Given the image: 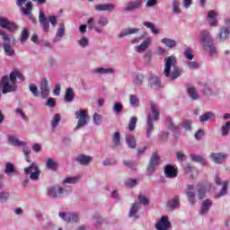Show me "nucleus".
<instances>
[{"instance_id":"obj_6","label":"nucleus","mask_w":230,"mask_h":230,"mask_svg":"<svg viewBox=\"0 0 230 230\" xmlns=\"http://www.w3.org/2000/svg\"><path fill=\"white\" fill-rule=\"evenodd\" d=\"M24 173L30 175L31 181H39V177H40V171H39V166H37V164L35 163H32L31 166L26 167L24 169Z\"/></svg>"},{"instance_id":"obj_62","label":"nucleus","mask_w":230,"mask_h":230,"mask_svg":"<svg viewBox=\"0 0 230 230\" xmlns=\"http://www.w3.org/2000/svg\"><path fill=\"white\" fill-rule=\"evenodd\" d=\"M93 123L94 125H102V115L100 113L93 114Z\"/></svg>"},{"instance_id":"obj_20","label":"nucleus","mask_w":230,"mask_h":230,"mask_svg":"<svg viewBox=\"0 0 230 230\" xmlns=\"http://www.w3.org/2000/svg\"><path fill=\"white\" fill-rule=\"evenodd\" d=\"M76 163L82 164V166H87V164L93 162V156L86 155H79L75 158Z\"/></svg>"},{"instance_id":"obj_48","label":"nucleus","mask_w":230,"mask_h":230,"mask_svg":"<svg viewBox=\"0 0 230 230\" xmlns=\"http://www.w3.org/2000/svg\"><path fill=\"white\" fill-rule=\"evenodd\" d=\"M132 80H133V83L135 84V85H141V84H143V80H144L143 75L136 74L132 76Z\"/></svg>"},{"instance_id":"obj_18","label":"nucleus","mask_w":230,"mask_h":230,"mask_svg":"<svg viewBox=\"0 0 230 230\" xmlns=\"http://www.w3.org/2000/svg\"><path fill=\"white\" fill-rule=\"evenodd\" d=\"M210 159L217 164H222L224 161L227 159V155L222 153H212L210 154Z\"/></svg>"},{"instance_id":"obj_61","label":"nucleus","mask_w":230,"mask_h":230,"mask_svg":"<svg viewBox=\"0 0 230 230\" xmlns=\"http://www.w3.org/2000/svg\"><path fill=\"white\" fill-rule=\"evenodd\" d=\"M113 143L116 146H119V141L121 140V135L119 134V132H115L113 134Z\"/></svg>"},{"instance_id":"obj_46","label":"nucleus","mask_w":230,"mask_h":230,"mask_svg":"<svg viewBox=\"0 0 230 230\" xmlns=\"http://www.w3.org/2000/svg\"><path fill=\"white\" fill-rule=\"evenodd\" d=\"M60 119H62L60 114H55L51 120V128H57V127H58V124L60 123Z\"/></svg>"},{"instance_id":"obj_21","label":"nucleus","mask_w":230,"mask_h":230,"mask_svg":"<svg viewBox=\"0 0 230 230\" xmlns=\"http://www.w3.org/2000/svg\"><path fill=\"white\" fill-rule=\"evenodd\" d=\"M39 22L41 24L43 31L48 33V31H49V22L43 11H40Z\"/></svg>"},{"instance_id":"obj_12","label":"nucleus","mask_w":230,"mask_h":230,"mask_svg":"<svg viewBox=\"0 0 230 230\" xmlns=\"http://www.w3.org/2000/svg\"><path fill=\"white\" fill-rule=\"evenodd\" d=\"M64 195V188L60 186H52L48 189V196L50 199H58Z\"/></svg>"},{"instance_id":"obj_42","label":"nucleus","mask_w":230,"mask_h":230,"mask_svg":"<svg viewBox=\"0 0 230 230\" xmlns=\"http://www.w3.org/2000/svg\"><path fill=\"white\" fill-rule=\"evenodd\" d=\"M46 166L49 170H57V168H58V164H57L53 158H48Z\"/></svg>"},{"instance_id":"obj_51","label":"nucleus","mask_w":230,"mask_h":230,"mask_svg":"<svg viewBox=\"0 0 230 230\" xmlns=\"http://www.w3.org/2000/svg\"><path fill=\"white\" fill-rule=\"evenodd\" d=\"M137 124V117H131L129 123H128V130L130 132H133V130H136V125Z\"/></svg>"},{"instance_id":"obj_30","label":"nucleus","mask_w":230,"mask_h":230,"mask_svg":"<svg viewBox=\"0 0 230 230\" xmlns=\"http://www.w3.org/2000/svg\"><path fill=\"white\" fill-rule=\"evenodd\" d=\"M161 43L166 46V48H169L170 49H173V48H177V41L170 38H163L161 40Z\"/></svg>"},{"instance_id":"obj_28","label":"nucleus","mask_w":230,"mask_h":230,"mask_svg":"<svg viewBox=\"0 0 230 230\" xmlns=\"http://www.w3.org/2000/svg\"><path fill=\"white\" fill-rule=\"evenodd\" d=\"M93 73L95 75H114L116 73V70L112 67H97L93 69Z\"/></svg>"},{"instance_id":"obj_56","label":"nucleus","mask_w":230,"mask_h":230,"mask_svg":"<svg viewBox=\"0 0 230 230\" xmlns=\"http://www.w3.org/2000/svg\"><path fill=\"white\" fill-rule=\"evenodd\" d=\"M186 66L190 71L193 69H199V67H200V65H199V63L196 61H189L186 63Z\"/></svg>"},{"instance_id":"obj_58","label":"nucleus","mask_w":230,"mask_h":230,"mask_svg":"<svg viewBox=\"0 0 230 230\" xmlns=\"http://www.w3.org/2000/svg\"><path fill=\"white\" fill-rule=\"evenodd\" d=\"M123 111V104L121 102H115L113 105V112H116V114L121 113Z\"/></svg>"},{"instance_id":"obj_47","label":"nucleus","mask_w":230,"mask_h":230,"mask_svg":"<svg viewBox=\"0 0 230 230\" xmlns=\"http://www.w3.org/2000/svg\"><path fill=\"white\" fill-rule=\"evenodd\" d=\"M212 203L211 202H205L202 203L201 208L199 210V215H206L209 211V208H211Z\"/></svg>"},{"instance_id":"obj_1","label":"nucleus","mask_w":230,"mask_h":230,"mask_svg":"<svg viewBox=\"0 0 230 230\" xmlns=\"http://www.w3.org/2000/svg\"><path fill=\"white\" fill-rule=\"evenodd\" d=\"M164 75L169 80H177L182 75V69L177 66L175 56H170L164 58Z\"/></svg>"},{"instance_id":"obj_19","label":"nucleus","mask_w":230,"mask_h":230,"mask_svg":"<svg viewBox=\"0 0 230 230\" xmlns=\"http://www.w3.org/2000/svg\"><path fill=\"white\" fill-rule=\"evenodd\" d=\"M7 141L12 146H26V142L20 140L13 135H9L7 137Z\"/></svg>"},{"instance_id":"obj_64","label":"nucleus","mask_w":230,"mask_h":230,"mask_svg":"<svg viewBox=\"0 0 230 230\" xmlns=\"http://www.w3.org/2000/svg\"><path fill=\"white\" fill-rule=\"evenodd\" d=\"M181 127H183L185 130H191V120L190 119L184 120L181 123Z\"/></svg>"},{"instance_id":"obj_2","label":"nucleus","mask_w":230,"mask_h":230,"mask_svg":"<svg viewBox=\"0 0 230 230\" xmlns=\"http://www.w3.org/2000/svg\"><path fill=\"white\" fill-rule=\"evenodd\" d=\"M0 91H2L3 94L15 93L17 91V83L13 80V74L2 77L0 81Z\"/></svg>"},{"instance_id":"obj_5","label":"nucleus","mask_w":230,"mask_h":230,"mask_svg":"<svg viewBox=\"0 0 230 230\" xmlns=\"http://www.w3.org/2000/svg\"><path fill=\"white\" fill-rule=\"evenodd\" d=\"M75 119H77V125L75 129L84 128L89 123V114L87 113V110H82L75 112Z\"/></svg>"},{"instance_id":"obj_38","label":"nucleus","mask_w":230,"mask_h":230,"mask_svg":"<svg viewBox=\"0 0 230 230\" xmlns=\"http://www.w3.org/2000/svg\"><path fill=\"white\" fill-rule=\"evenodd\" d=\"M126 143L129 148H135L136 147V137L132 135H127L126 136Z\"/></svg>"},{"instance_id":"obj_34","label":"nucleus","mask_w":230,"mask_h":230,"mask_svg":"<svg viewBox=\"0 0 230 230\" xmlns=\"http://www.w3.org/2000/svg\"><path fill=\"white\" fill-rule=\"evenodd\" d=\"M190 158L195 163H199V164H208V161H206V158L202 157L201 155L191 154Z\"/></svg>"},{"instance_id":"obj_39","label":"nucleus","mask_w":230,"mask_h":230,"mask_svg":"<svg viewBox=\"0 0 230 230\" xmlns=\"http://www.w3.org/2000/svg\"><path fill=\"white\" fill-rule=\"evenodd\" d=\"M172 13L179 15L181 13V2L178 0H172Z\"/></svg>"},{"instance_id":"obj_33","label":"nucleus","mask_w":230,"mask_h":230,"mask_svg":"<svg viewBox=\"0 0 230 230\" xmlns=\"http://www.w3.org/2000/svg\"><path fill=\"white\" fill-rule=\"evenodd\" d=\"M203 48L205 51H208V53H209L210 57H216L217 50V47H215L213 43H210L209 45H205V47Z\"/></svg>"},{"instance_id":"obj_11","label":"nucleus","mask_w":230,"mask_h":230,"mask_svg":"<svg viewBox=\"0 0 230 230\" xmlns=\"http://www.w3.org/2000/svg\"><path fill=\"white\" fill-rule=\"evenodd\" d=\"M59 217L64 222H67L68 224L70 222H78V220H80V217L75 212H59Z\"/></svg>"},{"instance_id":"obj_59","label":"nucleus","mask_w":230,"mask_h":230,"mask_svg":"<svg viewBox=\"0 0 230 230\" xmlns=\"http://www.w3.org/2000/svg\"><path fill=\"white\" fill-rule=\"evenodd\" d=\"M138 209H139V205L137 203H134L129 210V217H135Z\"/></svg>"},{"instance_id":"obj_24","label":"nucleus","mask_w":230,"mask_h":230,"mask_svg":"<svg viewBox=\"0 0 230 230\" xmlns=\"http://www.w3.org/2000/svg\"><path fill=\"white\" fill-rule=\"evenodd\" d=\"M164 173L167 179H175L177 177V170L170 164L164 167Z\"/></svg>"},{"instance_id":"obj_54","label":"nucleus","mask_w":230,"mask_h":230,"mask_svg":"<svg viewBox=\"0 0 230 230\" xmlns=\"http://www.w3.org/2000/svg\"><path fill=\"white\" fill-rule=\"evenodd\" d=\"M183 55L187 60H193V49L191 48L185 49Z\"/></svg>"},{"instance_id":"obj_10","label":"nucleus","mask_w":230,"mask_h":230,"mask_svg":"<svg viewBox=\"0 0 230 230\" xmlns=\"http://www.w3.org/2000/svg\"><path fill=\"white\" fill-rule=\"evenodd\" d=\"M95 12H108L112 13L116 10V4L112 3L109 4H97L94 5Z\"/></svg>"},{"instance_id":"obj_41","label":"nucleus","mask_w":230,"mask_h":230,"mask_svg":"<svg viewBox=\"0 0 230 230\" xmlns=\"http://www.w3.org/2000/svg\"><path fill=\"white\" fill-rule=\"evenodd\" d=\"M151 112L154 116L155 121H158V119H159V108H157V104L151 103Z\"/></svg>"},{"instance_id":"obj_63","label":"nucleus","mask_w":230,"mask_h":230,"mask_svg":"<svg viewBox=\"0 0 230 230\" xmlns=\"http://www.w3.org/2000/svg\"><path fill=\"white\" fill-rule=\"evenodd\" d=\"M77 42L81 48H87L89 46V39L87 38H82Z\"/></svg>"},{"instance_id":"obj_49","label":"nucleus","mask_w":230,"mask_h":230,"mask_svg":"<svg viewBox=\"0 0 230 230\" xmlns=\"http://www.w3.org/2000/svg\"><path fill=\"white\" fill-rule=\"evenodd\" d=\"M129 103L131 107H139V98H137L135 94H131L129 96Z\"/></svg>"},{"instance_id":"obj_17","label":"nucleus","mask_w":230,"mask_h":230,"mask_svg":"<svg viewBox=\"0 0 230 230\" xmlns=\"http://www.w3.org/2000/svg\"><path fill=\"white\" fill-rule=\"evenodd\" d=\"M40 96L41 98L46 99L49 96V85L48 79L43 78L40 84Z\"/></svg>"},{"instance_id":"obj_32","label":"nucleus","mask_w":230,"mask_h":230,"mask_svg":"<svg viewBox=\"0 0 230 230\" xmlns=\"http://www.w3.org/2000/svg\"><path fill=\"white\" fill-rule=\"evenodd\" d=\"M149 84L153 89H159L161 87V81L159 77L153 75L149 78Z\"/></svg>"},{"instance_id":"obj_35","label":"nucleus","mask_w":230,"mask_h":230,"mask_svg":"<svg viewBox=\"0 0 230 230\" xmlns=\"http://www.w3.org/2000/svg\"><path fill=\"white\" fill-rule=\"evenodd\" d=\"M165 125L170 128V130H172V132H177L179 130V126H175L173 124V121L172 120V117H167L165 119Z\"/></svg>"},{"instance_id":"obj_3","label":"nucleus","mask_w":230,"mask_h":230,"mask_svg":"<svg viewBox=\"0 0 230 230\" xmlns=\"http://www.w3.org/2000/svg\"><path fill=\"white\" fill-rule=\"evenodd\" d=\"M89 30H94L96 33H102V28H105L109 24V18L107 16H100L96 22H94V17H90L87 20Z\"/></svg>"},{"instance_id":"obj_57","label":"nucleus","mask_w":230,"mask_h":230,"mask_svg":"<svg viewBox=\"0 0 230 230\" xmlns=\"http://www.w3.org/2000/svg\"><path fill=\"white\" fill-rule=\"evenodd\" d=\"M23 146V154L25 155L27 163H31V160H30V154H31V149L30 147H27L26 146Z\"/></svg>"},{"instance_id":"obj_9","label":"nucleus","mask_w":230,"mask_h":230,"mask_svg":"<svg viewBox=\"0 0 230 230\" xmlns=\"http://www.w3.org/2000/svg\"><path fill=\"white\" fill-rule=\"evenodd\" d=\"M0 27L9 31H17L19 30V26L15 22H10L4 17H0Z\"/></svg>"},{"instance_id":"obj_31","label":"nucleus","mask_w":230,"mask_h":230,"mask_svg":"<svg viewBox=\"0 0 230 230\" xmlns=\"http://www.w3.org/2000/svg\"><path fill=\"white\" fill-rule=\"evenodd\" d=\"M73 100H75V92L73 91V88H67L65 92V102L71 103Z\"/></svg>"},{"instance_id":"obj_7","label":"nucleus","mask_w":230,"mask_h":230,"mask_svg":"<svg viewBox=\"0 0 230 230\" xmlns=\"http://www.w3.org/2000/svg\"><path fill=\"white\" fill-rule=\"evenodd\" d=\"M215 182L217 186H222L220 192L217 194V197H224L227 195V188H229V181L226 180L222 181V178L220 176H216Z\"/></svg>"},{"instance_id":"obj_14","label":"nucleus","mask_w":230,"mask_h":230,"mask_svg":"<svg viewBox=\"0 0 230 230\" xmlns=\"http://www.w3.org/2000/svg\"><path fill=\"white\" fill-rule=\"evenodd\" d=\"M199 40L202 43L203 48L209 46V44H213V37H211V33L208 31H203L200 32Z\"/></svg>"},{"instance_id":"obj_4","label":"nucleus","mask_w":230,"mask_h":230,"mask_svg":"<svg viewBox=\"0 0 230 230\" xmlns=\"http://www.w3.org/2000/svg\"><path fill=\"white\" fill-rule=\"evenodd\" d=\"M195 190H198V195L199 200H202L206 197V188L202 187L200 184H198L196 187L193 185L187 186L186 195L189 200H193L195 199Z\"/></svg>"},{"instance_id":"obj_8","label":"nucleus","mask_w":230,"mask_h":230,"mask_svg":"<svg viewBox=\"0 0 230 230\" xmlns=\"http://www.w3.org/2000/svg\"><path fill=\"white\" fill-rule=\"evenodd\" d=\"M152 41H153V39L152 37L149 36L146 38L145 40H143L139 45L135 46L134 50L137 53H145V51H146V49H148V48L152 46Z\"/></svg>"},{"instance_id":"obj_50","label":"nucleus","mask_w":230,"mask_h":230,"mask_svg":"<svg viewBox=\"0 0 230 230\" xmlns=\"http://www.w3.org/2000/svg\"><path fill=\"white\" fill-rule=\"evenodd\" d=\"M29 90L31 91V94L35 97H39L40 96V93H39V87L37 86V84H31L29 85Z\"/></svg>"},{"instance_id":"obj_29","label":"nucleus","mask_w":230,"mask_h":230,"mask_svg":"<svg viewBox=\"0 0 230 230\" xmlns=\"http://www.w3.org/2000/svg\"><path fill=\"white\" fill-rule=\"evenodd\" d=\"M229 35H230L229 28H227V27H222V28L219 30L218 39H219V40H221V41L227 40V39H229Z\"/></svg>"},{"instance_id":"obj_16","label":"nucleus","mask_w":230,"mask_h":230,"mask_svg":"<svg viewBox=\"0 0 230 230\" xmlns=\"http://www.w3.org/2000/svg\"><path fill=\"white\" fill-rule=\"evenodd\" d=\"M159 164V156H157V153L153 154L150 158L148 166H147V173H154L155 171V166Z\"/></svg>"},{"instance_id":"obj_55","label":"nucleus","mask_w":230,"mask_h":230,"mask_svg":"<svg viewBox=\"0 0 230 230\" xmlns=\"http://www.w3.org/2000/svg\"><path fill=\"white\" fill-rule=\"evenodd\" d=\"M0 36L4 40V44H10L12 39L10 38V35L6 34L4 31H0Z\"/></svg>"},{"instance_id":"obj_25","label":"nucleus","mask_w":230,"mask_h":230,"mask_svg":"<svg viewBox=\"0 0 230 230\" xmlns=\"http://www.w3.org/2000/svg\"><path fill=\"white\" fill-rule=\"evenodd\" d=\"M143 26L147 28V30H150L153 35H159V33H161V29L155 27V24L152 22L145 21L143 22Z\"/></svg>"},{"instance_id":"obj_45","label":"nucleus","mask_w":230,"mask_h":230,"mask_svg":"<svg viewBox=\"0 0 230 230\" xmlns=\"http://www.w3.org/2000/svg\"><path fill=\"white\" fill-rule=\"evenodd\" d=\"M188 94L191 100H199V93H197V89L195 87L190 86L188 88Z\"/></svg>"},{"instance_id":"obj_43","label":"nucleus","mask_w":230,"mask_h":230,"mask_svg":"<svg viewBox=\"0 0 230 230\" xmlns=\"http://www.w3.org/2000/svg\"><path fill=\"white\" fill-rule=\"evenodd\" d=\"M230 131V120L226 121L221 127V134L223 137L229 136Z\"/></svg>"},{"instance_id":"obj_53","label":"nucleus","mask_w":230,"mask_h":230,"mask_svg":"<svg viewBox=\"0 0 230 230\" xmlns=\"http://www.w3.org/2000/svg\"><path fill=\"white\" fill-rule=\"evenodd\" d=\"M10 75H13V81L16 82V83H17V78L19 80H21L22 82H23V80H24V75L19 71H16V70L13 71V72L10 73Z\"/></svg>"},{"instance_id":"obj_40","label":"nucleus","mask_w":230,"mask_h":230,"mask_svg":"<svg viewBox=\"0 0 230 230\" xmlns=\"http://www.w3.org/2000/svg\"><path fill=\"white\" fill-rule=\"evenodd\" d=\"M80 181V176L66 177L63 180V184H76Z\"/></svg>"},{"instance_id":"obj_15","label":"nucleus","mask_w":230,"mask_h":230,"mask_svg":"<svg viewBox=\"0 0 230 230\" xmlns=\"http://www.w3.org/2000/svg\"><path fill=\"white\" fill-rule=\"evenodd\" d=\"M218 13L216 11H208L207 15V21L209 24V26H212L213 28L218 26Z\"/></svg>"},{"instance_id":"obj_27","label":"nucleus","mask_w":230,"mask_h":230,"mask_svg":"<svg viewBox=\"0 0 230 230\" xmlns=\"http://www.w3.org/2000/svg\"><path fill=\"white\" fill-rule=\"evenodd\" d=\"M64 35H66V26H64V23H60L54 39V42H60Z\"/></svg>"},{"instance_id":"obj_52","label":"nucleus","mask_w":230,"mask_h":230,"mask_svg":"<svg viewBox=\"0 0 230 230\" xmlns=\"http://www.w3.org/2000/svg\"><path fill=\"white\" fill-rule=\"evenodd\" d=\"M4 173H6V175H10V173H16L15 168L13 167V164L7 163L5 164Z\"/></svg>"},{"instance_id":"obj_60","label":"nucleus","mask_w":230,"mask_h":230,"mask_svg":"<svg viewBox=\"0 0 230 230\" xmlns=\"http://www.w3.org/2000/svg\"><path fill=\"white\" fill-rule=\"evenodd\" d=\"M179 208V202H170L167 203L166 209L167 211H173Z\"/></svg>"},{"instance_id":"obj_37","label":"nucleus","mask_w":230,"mask_h":230,"mask_svg":"<svg viewBox=\"0 0 230 230\" xmlns=\"http://www.w3.org/2000/svg\"><path fill=\"white\" fill-rule=\"evenodd\" d=\"M4 51L7 57H13V55H15V50L12 48L10 43H4Z\"/></svg>"},{"instance_id":"obj_22","label":"nucleus","mask_w":230,"mask_h":230,"mask_svg":"<svg viewBox=\"0 0 230 230\" xmlns=\"http://www.w3.org/2000/svg\"><path fill=\"white\" fill-rule=\"evenodd\" d=\"M141 4H143V1H141V0H135V1L128 3L126 4L124 10L126 12H132V10H137V8H140Z\"/></svg>"},{"instance_id":"obj_26","label":"nucleus","mask_w":230,"mask_h":230,"mask_svg":"<svg viewBox=\"0 0 230 230\" xmlns=\"http://www.w3.org/2000/svg\"><path fill=\"white\" fill-rule=\"evenodd\" d=\"M139 31H140L139 28L124 29L119 32V37L120 39H123V37H127L128 35H136L139 32Z\"/></svg>"},{"instance_id":"obj_44","label":"nucleus","mask_w":230,"mask_h":230,"mask_svg":"<svg viewBox=\"0 0 230 230\" xmlns=\"http://www.w3.org/2000/svg\"><path fill=\"white\" fill-rule=\"evenodd\" d=\"M139 184V179H128L125 181L127 188H136Z\"/></svg>"},{"instance_id":"obj_23","label":"nucleus","mask_w":230,"mask_h":230,"mask_svg":"<svg viewBox=\"0 0 230 230\" xmlns=\"http://www.w3.org/2000/svg\"><path fill=\"white\" fill-rule=\"evenodd\" d=\"M146 137L150 139L152 137V132H154V119H152V115L148 114L146 117Z\"/></svg>"},{"instance_id":"obj_13","label":"nucleus","mask_w":230,"mask_h":230,"mask_svg":"<svg viewBox=\"0 0 230 230\" xmlns=\"http://www.w3.org/2000/svg\"><path fill=\"white\" fill-rule=\"evenodd\" d=\"M172 227V223L168 219V217L163 216L161 219L155 224L156 230H168Z\"/></svg>"},{"instance_id":"obj_36","label":"nucleus","mask_w":230,"mask_h":230,"mask_svg":"<svg viewBox=\"0 0 230 230\" xmlns=\"http://www.w3.org/2000/svg\"><path fill=\"white\" fill-rule=\"evenodd\" d=\"M213 118H215V113H213V111L206 112L199 117V123H204V121H209V119H213Z\"/></svg>"}]
</instances>
